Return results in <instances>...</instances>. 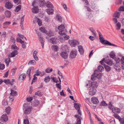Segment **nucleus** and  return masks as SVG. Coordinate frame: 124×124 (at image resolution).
<instances>
[{"label":"nucleus","instance_id":"nucleus-40","mask_svg":"<svg viewBox=\"0 0 124 124\" xmlns=\"http://www.w3.org/2000/svg\"><path fill=\"white\" fill-rule=\"evenodd\" d=\"M98 69L100 72H101L104 70L103 67L101 65H100L98 67Z\"/></svg>","mask_w":124,"mask_h":124},{"label":"nucleus","instance_id":"nucleus-30","mask_svg":"<svg viewBox=\"0 0 124 124\" xmlns=\"http://www.w3.org/2000/svg\"><path fill=\"white\" fill-rule=\"evenodd\" d=\"M38 9L37 7H35L32 9V12L34 13H36L38 12Z\"/></svg>","mask_w":124,"mask_h":124},{"label":"nucleus","instance_id":"nucleus-45","mask_svg":"<svg viewBox=\"0 0 124 124\" xmlns=\"http://www.w3.org/2000/svg\"><path fill=\"white\" fill-rule=\"evenodd\" d=\"M115 60L117 63H119L121 61V59L118 57H115Z\"/></svg>","mask_w":124,"mask_h":124},{"label":"nucleus","instance_id":"nucleus-29","mask_svg":"<svg viewBox=\"0 0 124 124\" xmlns=\"http://www.w3.org/2000/svg\"><path fill=\"white\" fill-rule=\"evenodd\" d=\"M51 48L52 50L55 52L57 51L59 49V48L57 46H52Z\"/></svg>","mask_w":124,"mask_h":124},{"label":"nucleus","instance_id":"nucleus-23","mask_svg":"<svg viewBox=\"0 0 124 124\" xmlns=\"http://www.w3.org/2000/svg\"><path fill=\"white\" fill-rule=\"evenodd\" d=\"M5 14L6 18H9L10 17L11 13L10 11L7 10L5 12Z\"/></svg>","mask_w":124,"mask_h":124},{"label":"nucleus","instance_id":"nucleus-12","mask_svg":"<svg viewBox=\"0 0 124 124\" xmlns=\"http://www.w3.org/2000/svg\"><path fill=\"white\" fill-rule=\"evenodd\" d=\"M5 6L7 8L10 9L13 7V5L11 2H8L6 3Z\"/></svg>","mask_w":124,"mask_h":124},{"label":"nucleus","instance_id":"nucleus-51","mask_svg":"<svg viewBox=\"0 0 124 124\" xmlns=\"http://www.w3.org/2000/svg\"><path fill=\"white\" fill-rule=\"evenodd\" d=\"M5 16L3 15H1L0 16V21L3 22L4 21L5 18Z\"/></svg>","mask_w":124,"mask_h":124},{"label":"nucleus","instance_id":"nucleus-3","mask_svg":"<svg viewBox=\"0 0 124 124\" xmlns=\"http://www.w3.org/2000/svg\"><path fill=\"white\" fill-rule=\"evenodd\" d=\"M23 106L24 108L23 109L24 114H27L30 113L31 111L32 108L31 106H29L26 103H24Z\"/></svg>","mask_w":124,"mask_h":124},{"label":"nucleus","instance_id":"nucleus-34","mask_svg":"<svg viewBox=\"0 0 124 124\" xmlns=\"http://www.w3.org/2000/svg\"><path fill=\"white\" fill-rule=\"evenodd\" d=\"M36 61L34 60H32L29 61L28 63V64L35 65L36 64Z\"/></svg>","mask_w":124,"mask_h":124},{"label":"nucleus","instance_id":"nucleus-17","mask_svg":"<svg viewBox=\"0 0 124 124\" xmlns=\"http://www.w3.org/2000/svg\"><path fill=\"white\" fill-rule=\"evenodd\" d=\"M34 69V67H30L28 70L27 74L28 76H31V70L33 71Z\"/></svg>","mask_w":124,"mask_h":124},{"label":"nucleus","instance_id":"nucleus-10","mask_svg":"<svg viewBox=\"0 0 124 124\" xmlns=\"http://www.w3.org/2000/svg\"><path fill=\"white\" fill-rule=\"evenodd\" d=\"M57 39L55 37H53L50 39L49 40V41L52 44H56L57 43Z\"/></svg>","mask_w":124,"mask_h":124},{"label":"nucleus","instance_id":"nucleus-53","mask_svg":"<svg viewBox=\"0 0 124 124\" xmlns=\"http://www.w3.org/2000/svg\"><path fill=\"white\" fill-rule=\"evenodd\" d=\"M56 17L57 19L60 22H62V18L61 17L59 16H57Z\"/></svg>","mask_w":124,"mask_h":124},{"label":"nucleus","instance_id":"nucleus-58","mask_svg":"<svg viewBox=\"0 0 124 124\" xmlns=\"http://www.w3.org/2000/svg\"><path fill=\"white\" fill-rule=\"evenodd\" d=\"M112 103L111 101L109 102L108 103V108L109 109H111L113 106L112 105Z\"/></svg>","mask_w":124,"mask_h":124},{"label":"nucleus","instance_id":"nucleus-62","mask_svg":"<svg viewBox=\"0 0 124 124\" xmlns=\"http://www.w3.org/2000/svg\"><path fill=\"white\" fill-rule=\"evenodd\" d=\"M33 78L32 80V82H35L36 81L37 77L34 75H33Z\"/></svg>","mask_w":124,"mask_h":124},{"label":"nucleus","instance_id":"nucleus-24","mask_svg":"<svg viewBox=\"0 0 124 124\" xmlns=\"http://www.w3.org/2000/svg\"><path fill=\"white\" fill-rule=\"evenodd\" d=\"M98 75V74L96 73H94L93 74L91 77L92 80L93 81L95 80L97 78Z\"/></svg>","mask_w":124,"mask_h":124},{"label":"nucleus","instance_id":"nucleus-11","mask_svg":"<svg viewBox=\"0 0 124 124\" xmlns=\"http://www.w3.org/2000/svg\"><path fill=\"white\" fill-rule=\"evenodd\" d=\"M91 101L93 104H97L99 102L97 98L94 97H93L92 98Z\"/></svg>","mask_w":124,"mask_h":124},{"label":"nucleus","instance_id":"nucleus-64","mask_svg":"<svg viewBox=\"0 0 124 124\" xmlns=\"http://www.w3.org/2000/svg\"><path fill=\"white\" fill-rule=\"evenodd\" d=\"M5 67V65L3 64H0V69L3 70L4 68Z\"/></svg>","mask_w":124,"mask_h":124},{"label":"nucleus","instance_id":"nucleus-42","mask_svg":"<svg viewBox=\"0 0 124 124\" xmlns=\"http://www.w3.org/2000/svg\"><path fill=\"white\" fill-rule=\"evenodd\" d=\"M40 6V7L43 6L45 4L44 0H39Z\"/></svg>","mask_w":124,"mask_h":124},{"label":"nucleus","instance_id":"nucleus-41","mask_svg":"<svg viewBox=\"0 0 124 124\" xmlns=\"http://www.w3.org/2000/svg\"><path fill=\"white\" fill-rule=\"evenodd\" d=\"M116 29L117 30H119L121 28V23L119 22H118L116 25Z\"/></svg>","mask_w":124,"mask_h":124},{"label":"nucleus","instance_id":"nucleus-44","mask_svg":"<svg viewBox=\"0 0 124 124\" xmlns=\"http://www.w3.org/2000/svg\"><path fill=\"white\" fill-rule=\"evenodd\" d=\"M11 108L10 107H8L6 109L5 111L8 114H9L10 113Z\"/></svg>","mask_w":124,"mask_h":124},{"label":"nucleus","instance_id":"nucleus-14","mask_svg":"<svg viewBox=\"0 0 124 124\" xmlns=\"http://www.w3.org/2000/svg\"><path fill=\"white\" fill-rule=\"evenodd\" d=\"M39 103L40 102L39 101L37 100H35L32 102L31 105L33 106L36 107L38 106Z\"/></svg>","mask_w":124,"mask_h":124},{"label":"nucleus","instance_id":"nucleus-47","mask_svg":"<svg viewBox=\"0 0 124 124\" xmlns=\"http://www.w3.org/2000/svg\"><path fill=\"white\" fill-rule=\"evenodd\" d=\"M35 74L34 75L36 76H39L40 75V74H41V72L39 70H37L35 72Z\"/></svg>","mask_w":124,"mask_h":124},{"label":"nucleus","instance_id":"nucleus-57","mask_svg":"<svg viewBox=\"0 0 124 124\" xmlns=\"http://www.w3.org/2000/svg\"><path fill=\"white\" fill-rule=\"evenodd\" d=\"M32 97H28L26 99V100L28 102H30L33 99Z\"/></svg>","mask_w":124,"mask_h":124},{"label":"nucleus","instance_id":"nucleus-13","mask_svg":"<svg viewBox=\"0 0 124 124\" xmlns=\"http://www.w3.org/2000/svg\"><path fill=\"white\" fill-rule=\"evenodd\" d=\"M60 55L62 58L65 59H66L68 57V54L66 52H62L61 53Z\"/></svg>","mask_w":124,"mask_h":124},{"label":"nucleus","instance_id":"nucleus-2","mask_svg":"<svg viewBox=\"0 0 124 124\" xmlns=\"http://www.w3.org/2000/svg\"><path fill=\"white\" fill-rule=\"evenodd\" d=\"M65 28V27L63 25H61L58 26V29L59 31V33L61 36H64L66 34L67 30Z\"/></svg>","mask_w":124,"mask_h":124},{"label":"nucleus","instance_id":"nucleus-60","mask_svg":"<svg viewBox=\"0 0 124 124\" xmlns=\"http://www.w3.org/2000/svg\"><path fill=\"white\" fill-rule=\"evenodd\" d=\"M112 20L114 23L115 24L117 22V19L115 17H113V18Z\"/></svg>","mask_w":124,"mask_h":124},{"label":"nucleus","instance_id":"nucleus-63","mask_svg":"<svg viewBox=\"0 0 124 124\" xmlns=\"http://www.w3.org/2000/svg\"><path fill=\"white\" fill-rule=\"evenodd\" d=\"M61 5L66 10L67 9L66 5L65 4H64L63 3H61Z\"/></svg>","mask_w":124,"mask_h":124},{"label":"nucleus","instance_id":"nucleus-16","mask_svg":"<svg viewBox=\"0 0 124 124\" xmlns=\"http://www.w3.org/2000/svg\"><path fill=\"white\" fill-rule=\"evenodd\" d=\"M1 120L4 122H6L8 120V117L6 114L3 115L1 117Z\"/></svg>","mask_w":124,"mask_h":124},{"label":"nucleus","instance_id":"nucleus-4","mask_svg":"<svg viewBox=\"0 0 124 124\" xmlns=\"http://www.w3.org/2000/svg\"><path fill=\"white\" fill-rule=\"evenodd\" d=\"M11 92L10 93V95L9 97V101L10 102H12L14 98V96H16L17 94L16 92L14 90H11Z\"/></svg>","mask_w":124,"mask_h":124},{"label":"nucleus","instance_id":"nucleus-26","mask_svg":"<svg viewBox=\"0 0 124 124\" xmlns=\"http://www.w3.org/2000/svg\"><path fill=\"white\" fill-rule=\"evenodd\" d=\"M18 54V51L16 50H14L13 51L11 54L10 57H15Z\"/></svg>","mask_w":124,"mask_h":124},{"label":"nucleus","instance_id":"nucleus-49","mask_svg":"<svg viewBox=\"0 0 124 124\" xmlns=\"http://www.w3.org/2000/svg\"><path fill=\"white\" fill-rule=\"evenodd\" d=\"M13 1L14 3L17 4H21V0H13Z\"/></svg>","mask_w":124,"mask_h":124},{"label":"nucleus","instance_id":"nucleus-33","mask_svg":"<svg viewBox=\"0 0 124 124\" xmlns=\"http://www.w3.org/2000/svg\"><path fill=\"white\" fill-rule=\"evenodd\" d=\"M5 83L6 84H10L11 85H13V83L11 82L10 81V80L9 79H5L4 80V81Z\"/></svg>","mask_w":124,"mask_h":124},{"label":"nucleus","instance_id":"nucleus-43","mask_svg":"<svg viewBox=\"0 0 124 124\" xmlns=\"http://www.w3.org/2000/svg\"><path fill=\"white\" fill-rule=\"evenodd\" d=\"M114 116L117 119H118L119 120V121H120V122L121 121V120L122 119H121V117L118 115V114H114Z\"/></svg>","mask_w":124,"mask_h":124},{"label":"nucleus","instance_id":"nucleus-38","mask_svg":"<svg viewBox=\"0 0 124 124\" xmlns=\"http://www.w3.org/2000/svg\"><path fill=\"white\" fill-rule=\"evenodd\" d=\"M98 86V84L97 82H94L92 83L91 87H94L95 88H97Z\"/></svg>","mask_w":124,"mask_h":124},{"label":"nucleus","instance_id":"nucleus-48","mask_svg":"<svg viewBox=\"0 0 124 124\" xmlns=\"http://www.w3.org/2000/svg\"><path fill=\"white\" fill-rule=\"evenodd\" d=\"M108 104L106 103L105 101H103L101 102V104L100 105V106H107Z\"/></svg>","mask_w":124,"mask_h":124},{"label":"nucleus","instance_id":"nucleus-7","mask_svg":"<svg viewBox=\"0 0 124 124\" xmlns=\"http://www.w3.org/2000/svg\"><path fill=\"white\" fill-rule=\"evenodd\" d=\"M78 51L75 50L71 51L70 52V56L71 58H73L75 57L77 55Z\"/></svg>","mask_w":124,"mask_h":124},{"label":"nucleus","instance_id":"nucleus-50","mask_svg":"<svg viewBox=\"0 0 124 124\" xmlns=\"http://www.w3.org/2000/svg\"><path fill=\"white\" fill-rule=\"evenodd\" d=\"M17 35L18 36L20 37V38L22 39H26V40H27L26 39V37H24V36L23 35H21L20 34L18 33Z\"/></svg>","mask_w":124,"mask_h":124},{"label":"nucleus","instance_id":"nucleus-28","mask_svg":"<svg viewBox=\"0 0 124 124\" xmlns=\"http://www.w3.org/2000/svg\"><path fill=\"white\" fill-rule=\"evenodd\" d=\"M104 67L106 71L107 72H109L111 70V67L108 65L104 64Z\"/></svg>","mask_w":124,"mask_h":124},{"label":"nucleus","instance_id":"nucleus-20","mask_svg":"<svg viewBox=\"0 0 124 124\" xmlns=\"http://www.w3.org/2000/svg\"><path fill=\"white\" fill-rule=\"evenodd\" d=\"M104 62L105 63L110 66L112 65L113 64V62L112 60L109 59L105 60Z\"/></svg>","mask_w":124,"mask_h":124},{"label":"nucleus","instance_id":"nucleus-21","mask_svg":"<svg viewBox=\"0 0 124 124\" xmlns=\"http://www.w3.org/2000/svg\"><path fill=\"white\" fill-rule=\"evenodd\" d=\"M37 35L38 36V38L39 39L40 43H44L45 42L43 40V37L39 33H37Z\"/></svg>","mask_w":124,"mask_h":124},{"label":"nucleus","instance_id":"nucleus-56","mask_svg":"<svg viewBox=\"0 0 124 124\" xmlns=\"http://www.w3.org/2000/svg\"><path fill=\"white\" fill-rule=\"evenodd\" d=\"M90 30L93 33L94 36H96V34L95 32V31L94 30V29L92 28H90Z\"/></svg>","mask_w":124,"mask_h":124},{"label":"nucleus","instance_id":"nucleus-1","mask_svg":"<svg viewBox=\"0 0 124 124\" xmlns=\"http://www.w3.org/2000/svg\"><path fill=\"white\" fill-rule=\"evenodd\" d=\"M97 31L98 32L99 40L100 42L102 44L104 45H107L110 46H117L110 43L108 41L105 40L101 33L98 31Z\"/></svg>","mask_w":124,"mask_h":124},{"label":"nucleus","instance_id":"nucleus-52","mask_svg":"<svg viewBox=\"0 0 124 124\" xmlns=\"http://www.w3.org/2000/svg\"><path fill=\"white\" fill-rule=\"evenodd\" d=\"M115 55V54L112 51L110 52V56L111 58H112L114 59Z\"/></svg>","mask_w":124,"mask_h":124},{"label":"nucleus","instance_id":"nucleus-27","mask_svg":"<svg viewBox=\"0 0 124 124\" xmlns=\"http://www.w3.org/2000/svg\"><path fill=\"white\" fill-rule=\"evenodd\" d=\"M46 11L49 15H52L53 14L54 10L52 9H47L46 10Z\"/></svg>","mask_w":124,"mask_h":124},{"label":"nucleus","instance_id":"nucleus-36","mask_svg":"<svg viewBox=\"0 0 124 124\" xmlns=\"http://www.w3.org/2000/svg\"><path fill=\"white\" fill-rule=\"evenodd\" d=\"M50 78L49 76L46 77L44 79V81L46 83L49 82L50 80Z\"/></svg>","mask_w":124,"mask_h":124},{"label":"nucleus","instance_id":"nucleus-39","mask_svg":"<svg viewBox=\"0 0 124 124\" xmlns=\"http://www.w3.org/2000/svg\"><path fill=\"white\" fill-rule=\"evenodd\" d=\"M21 6L20 5L17 6L16 7V9L15 10V11L16 12H18L19 11L21 10Z\"/></svg>","mask_w":124,"mask_h":124},{"label":"nucleus","instance_id":"nucleus-19","mask_svg":"<svg viewBox=\"0 0 124 124\" xmlns=\"http://www.w3.org/2000/svg\"><path fill=\"white\" fill-rule=\"evenodd\" d=\"M112 111L114 113L116 112L119 113L121 111L120 109L117 107L112 108Z\"/></svg>","mask_w":124,"mask_h":124},{"label":"nucleus","instance_id":"nucleus-32","mask_svg":"<svg viewBox=\"0 0 124 124\" xmlns=\"http://www.w3.org/2000/svg\"><path fill=\"white\" fill-rule=\"evenodd\" d=\"M113 16L114 17H116L117 18H119L120 17V13L117 11L115 12Z\"/></svg>","mask_w":124,"mask_h":124},{"label":"nucleus","instance_id":"nucleus-55","mask_svg":"<svg viewBox=\"0 0 124 124\" xmlns=\"http://www.w3.org/2000/svg\"><path fill=\"white\" fill-rule=\"evenodd\" d=\"M37 22L38 23V24L40 26L42 24V21H41V20H40V19H39L38 18H37Z\"/></svg>","mask_w":124,"mask_h":124},{"label":"nucleus","instance_id":"nucleus-22","mask_svg":"<svg viewBox=\"0 0 124 124\" xmlns=\"http://www.w3.org/2000/svg\"><path fill=\"white\" fill-rule=\"evenodd\" d=\"M11 23L10 22L6 21L3 23V26L4 28H7L8 26Z\"/></svg>","mask_w":124,"mask_h":124},{"label":"nucleus","instance_id":"nucleus-54","mask_svg":"<svg viewBox=\"0 0 124 124\" xmlns=\"http://www.w3.org/2000/svg\"><path fill=\"white\" fill-rule=\"evenodd\" d=\"M53 70L52 69H50L49 68H48L45 70V71L47 73H49L51 72Z\"/></svg>","mask_w":124,"mask_h":124},{"label":"nucleus","instance_id":"nucleus-35","mask_svg":"<svg viewBox=\"0 0 124 124\" xmlns=\"http://www.w3.org/2000/svg\"><path fill=\"white\" fill-rule=\"evenodd\" d=\"M39 29L42 32L45 33H47V31L44 27H40L39 28Z\"/></svg>","mask_w":124,"mask_h":124},{"label":"nucleus","instance_id":"nucleus-18","mask_svg":"<svg viewBox=\"0 0 124 124\" xmlns=\"http://www.w3.org/2000/svg\"><path fill=\"white\" fill-rule=\"evenodd\" d=\"M114 67L116 70L118 71H119L121 70V67L119 66L116 63L115 64H114Z\"/></svg>","mask_w":124,"mask_h":124},{"label":"nucleus","instance_id":"nucleus-31","mask_svg":"<svg viewBox=\"0 0 124 124\" xmlns=\"http://www.w3.org/2000/svg\"><path fill=\"white\" fill-rule=\"evenodd\" d=\"M46 5L47 7L48 8H53V6L52 5V4L49 1H47L46 3Z\"/></svg>","mask_w":124,"mask_h":124},{"label":"nucleus","instance_id":"nucleus-5","mask_svg":"<svg viewBox=\"0 0 124 124\" xmlns=\"http://www.w3.org/2000/svg\"><path fill=\"white\" fill-rule=\"evenodd\" d=\"M74 107L78 110V114L81 115V111L80 110V104L79 103H75L74 104Z\"/></svg>","mask_w":124,"mask_h":124},{"label":"nucleus","instance_id":"nucleus-37","mask_svg":"<svg viewBox=\"0 0 124 124\" xmlns=\"http://www.w3.org/2000/svg\"><path fill=\"white\" fill-rule=\"evenodd\" d=\"M5 60V61L6 64L7 65V66H8L9 65V62L11 61L10 59V58H8L6 59Z\"/></svg>","mask_w":124,"mask_h":124},{"label":"nucleus","instance_id":"nucleus-59","mask_svg":"<svg viewBox=\"0 0 124 124\" xmlns=\"http://www.w3.org/2000/svg\"><path fill=\"white\" fill-rule=\"evenodd\" d=\"M56 85L57 88H59L60 90L61 89V83H60L56 84Z\"/></svg>","mask_w":124,"mask_h":124},{"label":"nucleus","instance_id":"nucleus-9","mask_svg":"<svg viewBox=\"0 0 124 124\" xmlns=\"http://www.w3.org/2000/svg\"><path fill=\"white\" fill-rule=\"evenodd\" d=\"M74 117L77 118V122L75 124H81V119H82V118L78 115H75Z\"/></svg>","mask_w":124,"mask_h":124},{"label":"nucleus","instance_id":"nucleus-6","mask_svg":"<svg viewBox=\"0 0 124 124\" xmlns=\"http://www.w3.org/2000/svg\"><path fill=\"white\" fill-rule=\"evenodd\" d=\"M96 92V88L94 87H91L90 88L89 91V94L90 95H93Z\"/></svg>","mask_w":124,"mask_h":124},{"label":"nucleus","instance_id":"nucleus-61","mask_svg":"<svg viewBox=\"0 0 124 124\" xmlns=\"http://www.w3.org/2000/svg\"><path fill=\"white\" fill-rule=\"evenodd\" d=\"M23 123L24 124H29V123L28 119H25L23 121Z\"/></svg>","mask_w":124,"mask_h":124},{"label":"nucleus","instance_id":"nucleus-46","mask_svg":"<svg viewBox=\"0 0 124 124\" xmlns=\"http://www.w3.org/2000/svg\"><path fill=\"white\" fill-rule=\"evenodd\" d=\"M16 40L17 42L20 43L21 44H23L24 43V41H22L18 37H17L16 38Z\"/></svg>","mask_w":124,"mask_h":124},{"label":"nucleus","instance_id":"nucleus-8","mask_svg":"<svg viewBox=\"0 0 124 124\" xmlns=\"http://www.w3.org/2000/svg\"><path fill=\"white\" fill-rule=\"evenodd\" d=\"M69 43L71 46H75L79 44V42L76 40H70Z\"/></svg>","mask_w":124,"mask_h":124},{"label":"nucleus","instance_id":"nucleus-25","mask_svg":"<svg viewBox=\"0 0 124 124\" xmlns=\"http://www.w3.org/2000/svg\"><path fill=\"white\" fill-rule=\"evenodd\" d=\"M26 75L25 74H22L19 76V79L20 81L23 80V79L26 78Z\"/></svg>","mask_w":124,"mask_h":124},{"label":"nucleus","instance_id":"nucleus-15","mask_svg":"<svg viewBox=\"0 0 124 124\" xmlns=\"http://www.w3.org/2000/svg\"><path fill=\"white\" fill-rule=\"evenodd\" d=\"M78 46V51L80 54L81 55L83 54H84V51L83 47L81 46Z\"/></svg>","mask_w":124,"mask_h":124}]
</instances>
